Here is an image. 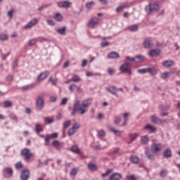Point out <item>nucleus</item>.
<instances>
[{
	"label": "nucleus",
	"mask_w": 180,
	"mask_h": 180,
	"mask_svg": "<svg viewBox=\"0 0 180 180\" xmlns=\"http://www.w3.org/2000/svg\"><path fill=\"white\" fill-rule=\"evenodd\" d=\"M91 105H92V99L91 98L84 100L82 102V105L79 100L76 101L74 104V108L72 115H74L75 112H78L79 115H85V113L88 112V107L91 106Z\"/></svg>",
	"instance_id": "nucleus-1"
},
{
	"label": "nucleus",
	"mask_w": 180,
	"mask_h": 180,
	"mask_svg": "<svg viewBox=\"0 0 180 180\" xmlns=\"http://www.w3.org/2000/svg\"><path fill=\"white\" fill-rule=\"evenodd\" d=\"M21 155L24 158L25 161H30L34 157V154L30 151V149L26 148L21 150Z\"/></svg>",
	"instance_id": "nucleus-2"
},
{
	"label": "nucleus",
	"mask_w": 180,
	"mask_h": 180,
	"mask_svg": "<svg viewBox=\"0 0 180 180\" xmlns=\"http://www.w3.org/2000/svg\"><path fill=\"white\" fill-rule=\"evenodd\" d=\"M130 60H127V58H126V63L122 65L120 68V70L121 72H124V74H129V75H131V68L129 67L130 65V63H129Z\"/></svg>",
	"instance_id": "nucleus-3"
},
{
	"label": "nucleus",
	"mask_w": 180,
	"mask_h": 180,
	"mask_svg": "<svg viewBox=\"0 0 180 180\" xmlns=\"http://www.w3.org/2000/svg\"><path fill=\"white\" fill-rule=\"evenodd\" d=\"M145 9L146 12L148 14L151 13L153 11L158 12V11H160V5L158 4V3L150 4L149 5L146 6Z\"/></svg>",
	"instance_id": "nucleus-4"
},
{
	"label": "nucleus",
	"mask_w": 180,
	"mask_h": 180,
	"mask_svg": "<svg viewBox=\"0 0 180 180\" xmlns=\"http://www.w3.org/2000/svg\"><path fill=\"white\" fill-rule=\"evenodd\" d=\"M101 20L98 18H92L87 24L88 27H91V29H95V26H98Z\"/></svg>",
	"instance_id": "nucleus-5"
},
{
	"label": "nucleus",
	"mask_w": 180,
	"mask_h": 180,
	"mask_svg": "<svg viewBox=\"0 0 180 180\" xmlns=\"http://www.w3.org/2000/svg\"><path fill=\"white\" fill-rule=\"evenodd\" d=\"M57 137H58V133L57 132L51 134H47L44 139L45 146L50 145V139H57Z\"/></svg>",
	"instance_id": "nucleus-6"
},
{
	"label": "nucleus",
	"mask_w": 180,
	"mask_h": 180,
	"mask_svg": "<svg viewBox=\"0 0 180 180\" xmlns=\"http://www.w3.org/2000/svg\"><path fill=\"white\" fill-rule=\"evenodd\" d=\"M164 148V146L161 143H155L151 146V151L154 154H157L159 151H161Z\"/></svg>",
	"instance_id": "nucleus-7"
},
{
	"label": "nucleus",
	"mask_w": 180,
	"mask_h": 180,
	"mask_svg": "<svg viewBox=\"0 0 180 180\" xmlns=\"http://www.w3.org/2000/svg\"><path fill=\"white\" fill-rule=\"evenodd\" d=\"M127 61H134V63H141V61H144V56H136L135 58H130L129 56H127Z\"/></svg>",
	"instance_id": "nucleus-8"
},
{
	"label": "nucleus",
	"mask_w": 180,
	"mask_h": 180,
	"mask_svg": "<svg viewBox=\"0 0 180 180\" xmlns=\"http://www.w3.org/2000/svg\"><path fill=\"white\" fill-rule=\"evenodd\" d=\"M36 106L39 110H41V109H43L44 106V101H43V98H41V97L37 98Z\"/></svg>",
	"instance_id": "nucleus-9"
},
{
	"label": "nucleus",
	"mask_w": 180,
	"mask_h": 180,
	"mask_svg": "<svg viewBox=\"0 0 180 180\" xmlns=\"http://www.w3.org/2000/svg\"><path fill=\"white\" fill-rule=\"evenodd\" d=\"M37 22H39V19L34 18L31 20L26 25L25 29H32L33 26L37 25Z\"/></svg>",
	"instance_id": "nucleus-10"
},
{
	"label": "nucleus",
	"mask_w": 180,
	"mask_h": 180,
	"mask_svg": "<svg viewBox=\"0 0 180 180\" xmlns=\"http://www.w3.org/2000/svg\"><path fill=\"white\" fill-rule=\"evenodd\" d=\"M107 91H108L110 94H112V95L117 96V91H119V89L115 86H110L107 88Z\"/></svg>",
	"instance_id": "nucleus-11"
},
{
	"label": "nucleus",
	"mask_w": 180,
	"mask_h": 180,
	"mask_svg": "<svg viewBox=\"0 0 180 180\" xmlns=\"http://www.w3.org/2000/svg\"><path fill=\"white\" fill-rule=\"evenodd\" d=\"M151 122L152 123H155L156 124H160L161 123H165V120H161L158 117H157V116L153 115L151 117Z\"/></svg>",
	"instance_id": "nucleus-12"
},
{
	"label": "nucleus",
	"mask_w": 180,
	"mask_h": 180,
	"mask_svg": "<svg viewBox=\"0 0 180 180\" xmlns=\"http://www.w3.org/2000/svg\"><path fill=\"white\" fill-rule=\"evenodd\" d=\"M30 176V172H29V170L25 169L21 173L22 180H27L29 179Z\"/></svg>",
	"instance_id": "nucleus-13"
},
{
	"label": "nucleus",
	"mask_w": 180,
	"mask_h": 180,
	"mask_svg": "<svg viewBox=\"0 0 180 180\" xmlns=\"http://www.w3.org/2000/svg\"><path fill=\"white\" fill-rule=\"evenodd\" d=\"M58 6L59 8H70L71 6V2L68 1H61L58 3Z\"/></svg>",
	"instance_id": "nucleus-14"
},
{
	"label": "nucleus",
	"mask_w": 180,
	"mask_h": 180,
	"mask_svg": "<svg viewBox=\"0 0 180 180\" xmlns=\"http://www.w3.org/2000/svg\"><path fill=\"white\" fill-rule=\"evenodd\" d=\"M143 44H144V47H146V49H150V48L153 47V41H151V39L150 38H148V39H145Z\"/></svg>",
	"instance_id": "nucleus-15"
},
{
	"label": "nucleus",
	"mask_w": 180,
	"mask_h": 180,
	"mask_svg": "<svg viewBox=\"0 0 180 180\" xmlns=\"http://www.w3.org/2000/svg\"><path fill=\"white\" fill-rule=\"evenodd\" d=\"M49 72H47V71L41 73V74L39 75V77H38V78H37V80H38V81H44V79H46V77H49Z\"/></svg>",
	"instance_id": "nucleus-16"
},
{
	"label": "nucleus",
	"mask_w": 180,
	"mask_h": 180,
	"mask_svg": "<svg viewBox=\"0 0 180 180\" xmlns=\"http://www.w3.org/2000/svg\"><path fill=\"white\" fill-rule=\"evenodd\" d=\"M161 51L160 49H152L149 51L148 54L150 57H154V56H160Z\"/></svg>",
	"instance_id": "nucleus-17"
},
{
	"label": "nucleus",
	"mask_w": 180,
	"mask_h": 180,
	"mask_svg": "<svg viewBox=\"0 0 180 180\" xmlns=\"http://www.w3.org/2000/svg\"><path fill=\"white\" fill-rule=\"evenodd\" d=\"M4 175H9V176H12L13 174V170L11 167H6L3 171Z\"/></svg>",
	"instance_id": "nucleus-18"
},
{
	"label": "nucleus",
	"mask_w": 180,
	"mask_h": 180,
	"mask_svg": "<svg viewBox=\"0 0 180 180\" xmlns=\"http://www.w3.org/2000/svg\"><path fill=\"white\" fill-rule=\"evenodd\" d=\"M174 63L172 60H165L163 62V67H165L166 68H169V67H172V65H174Z\"/></svg>",
	"instance_id": "nucleus-19"
},
{
	"label": "nucleus",
	"mask_w": 180,
	"mask_h": 180,
	"mask_svg": "<svg viewBox=\"0 0 180 180\" xmlns=\"http://www.w3.org/2000/svg\"><path fill=\"white\" fill-rule=\"evenodd\" d=\"M145 130H150V133H155L157 131V128L151 126L150 124H146L144 127Z\"/></svg>",
	"instance_id": "nucleus-20"
},
{
	"label": "nucleus",
	"mask_w": 180,
	"mask_h": 180,
	"mask_svg": "<svg viewBox=\"0 0 180 180\" xmlns=\"http://www.w3.org/2000/svg\"><path fill=\"white\" fill-rule=\"evenodd\" d=\"M163 156L165 158H169L172 157V152L171 151L170 149H166L165 152L163 153Z\"/></svg>",
	"instance_id": "nucleus-21"
},
{
	"label": "nucleus",
	"mask_w": 180,
	"mask_h": 180,
	"mask_svg": "<svg viewBox=\"0 0 180 180\" xmlns=\"http://www.w3.org/2000/svg\"><path fill=\"white\" fill-rule=\"evenodd\" d=\"M122 178V175L119 173H115L110 176V180H119Z\"/></svg>",
	"instance_id": "nucleus-22"
},
{
	"label": "nucleus",
	"mask_w": 180,
	"mask_h": 180,
	"mask_svg": "<svg viewBox=\"0 0 180 180\" xmlns=\"http://www.w3.org/2000/svg\"><path fill=\"white\" fill-rule=\"evenodd\" d=\"M108 58L110 59H115V58H119L120 56L117 52H111L108 56Z\"/></svg>",
	"instance_id": "nucleus-23"
},
{
	"label": "nucleus",
	"mask_w": 180,
	"mask_h": 180,
	"mask_svg": "<svg viewBox=\"0 0 180 180\" xmlns=\"http://www.w3.org/2000/svg\"><path fill=\"white\" fill-rule=\"evenodd\" d=\"M148 141H150V139H148V136L145 135L141 136V143L143 145L147 144V143H148Z\"/></svg>",
	"instance_id": "nucleus-24"
},
{
	"label": "nucleus",
	"mask_w": 180,
	"mask_h": 180,
	"mask_svg": "<svg viewBox=\"0 0 180 180\" xmlns=\"http://www.w3.org/2000/svg\"><path fill=\"white\" fill-rule=\"evenodd\" d=\"M130 161L133 164H139V162L140 161V159L137 156L131 155L130 157Z\"/></svg>",
	"instance_id": "nucleus-25"
},
{
	"label": "nucleus",
	"mask_w": 180,
	"mask_h": 180,
	"mask_svg": "<svg viewBox=\"0 0 180 180\" xmlns=\"http://www.w3.org/2000/svg\"><path fill=\"white\" fill-rule=\"evenodd\" d=\"M52 145L53 146V147H56V148H61V147H63V143L58 141H53L52 142Z\"/></svg>",
	"instance_id": "nucleus-26"
},
{
	"label": "nucleus",
	"mask_w": 180,
	"mask_h": 180,
	"mask_svg": "<svg viewBox=\"0 0 180 180\" xmlns=\"http://www.w3.org/2000/svg\"><path fill=\"white\" fill-rule=\"evenodd\" d=\"M129 137L130 138L131 141H134L137 137H139V134L134 133V134H129Z\"/></svg>",
	"instance_id": "nucleus-27"
},
{
	"label": "nucleus",
	"mask_w": 180,
	"mask_h": 180,
	"mask_svg": "<svg viewBox=\"0 0 180 180\" xmlns=\"http://www.w3.org/2000/svg\"><path fill=\"white\" fill-rule=\"evenodd\" d=\"M148 72H149L150 75H155V74H157V70L154 68H148Z\"/></svg>",
	"instance_id": "nucleus-28"
},
{
	"label": "nucleus",
	"mask_w": 180,
	"mask_h": 180,
	"mask_svg": "<svg viewBox=\"0 0 180 180\" xmlns=\"http://www.w3.org/2000/svg\"><path fill=\"white\" fill-rule=\"evenodd\" d=\"M54 19H56L58 22H61V20H63V15L60 14V13H57L54 15Z\"/></svg>",
	"instance_id": "nucleus-29"
},
{
	"label": "nucleus",
	"mask_w": 180,
	"mask_h": 180,
	"mask_svg": "<svg viewBox=\"0 0 180 180\" xmlns=\"http://www.w3.org/2000/svg\"><path fill=\"white\" fill-rule=\"evenodd\" d=\"M79 127H81V124L78 122H75L72 124L71 128L77 131V130H78Z\"/></svg>",
	"instance_id": "nucleus-30"
},
{
	"label": "nucleus",
	"mask_w": 180,
	"mask_h": 180,
	"mask_svg": "<svg viewBox=\"0 0 180 180\" xmlns=\"http://www.w3.org/2000/svg\"><path fill=\"white\" fill-rule=\"evenodd\" d=\"M128 29L130 30V32H137V30H139V27L136 25H130Z\"/></svg>",
	"instance_id": "nucleus-31"
},
{
	"label": "nucleus",
	"mask_w": 180,
	"mask_h": 180,
	"mask_svg": "<svg viewBox=\"0 0 180 180\" xmlns=\"http://www.w3.org/2000/svg\"><path fill=\"white\" fill-rule=\"evenodd\" d=\"M110 131L115 133L116 136H120V134H122V132L120 131L115 129L114 127L110 128Z\"/></svg>",
	"instance_id": "nucleus-32"
},
{
	"label": "nucleus",
	"mask_w": 180,
	"mask_h": 180,
	"mask_svg": "<svg viewBox=\"0 0 180 180\" xmlns=\"http://www.w3.org/2000/svg\"><path fill=\"white\" fill-rule=\"evenodd\" d=\"M71 125V120H68L63 123V129L64 130H67L68 127Z\"/></svg>",
	"instance_id": "nucleus-33"
},
{
	"label": "nucleus",
	"mask_w": 180,
	"mask_h": 180,
	"mask_svg": "<svg viewBox=\"0 0 180 180\" xmlns=\"http://www.w3.org/2000/svg\"><path fill=\"white\" fill-rule=\"evenodd\" d=\"M88 168L91 171H96V169H98V167H96V165H94L92 163L89 164Z\"/></svg>",
	"instance_id": "nucleus-34"
},
{
	"label": "nucleus",
	"mask_w": 180,
	"mask_h": 180,
	"mask_svg": "<svg viewBox=\"0 0 180 180\" xmlns=\"http://www.w3.org/2000/svg\"><path fill=\"white\" fill-rule=\"evenodd\" d=\"M126 8H127L126 4H122L116 8V12L117 13L121 12V11H123V9Z\"/></svg>",
	"instance_id": "nucleus-35"
},
{
	"label": "nucleus",
	"mask_w": 180,
	"mask_h": 180,
	"mask_svg": "<svg viewBox=\"0 0 180 180\" xmlns=\"http://www.w3.org/2000/svg\"><path fill=\"white\" fill-rule=\"evenodd\" d=\"M66 29L67 28L65 27H63L62 28L56 30V32L59 33V34H64V33H65Z\"/></svg>",
	"instance_id": "nucleus-36"
},
{
	"label": "nucleus",
	"mask_w": 180,
	"mask_h": 180,
	"mask_svg": "<svg viewBox=\"0 0 180 180\" xmlns=\"http://www.w3.org/2000/svg\"><path fill=\"white\" fill-rule=\"evenodd\" d=\"M35 130L37 133H40V131H43V127L39 124H37L35 126Z\"/></svg>",
	"instance_id": "nucleus-37"
},
{
	"label": "nucleus",
	"mask_w": 180,
	"mask_h": 180,
	"mask_svg": "<svg viewBox=\"0 0 180 180\" xmlns=\"http://www.w3.org/2000/svg\"><path fill=\"white\" fill-rule=\"evenodd\" d=\"M72 80L73 81V82H79V81H81V78H79L77 75H75L72 77Z\"/></svg>",
	"instance_id": "nucleus-38"
},
{
	"label": "nucleus",
	"mask_w": 180,
	"mask_h": 180,
	"mask_svg": "<svg viewBox=\"0 0 180 180\" xmlns=\"http://www.w3.org/2000/svg\"><path fill=\"white\" fill-rule=\"evenodd\" d=\"M71 151H72L73 153H76V154L79 153V149L75 146L71 148Z\"/></svg>",
	"instance_id": "nucleus-39"
},
{
	"label": "nucleus",
	"mask_w": 180,
	"mask_h": 180,
	"mask_svg": "<svg viewBox=\"0 0 180 180\" xmlns=\"http://www.w3.org/2000/svg\"><path fill=\"white\" fill-rule=\"evenodd\" d=\"M77 131L74 130L72 128L69 129L68 134V136H74Z\"/></svg>",
	"instance_id": "nucleus-40"
},
{
	"label": "nucleus",
	"mask_w": 180,
	"mask_h": 180,
	"mask_svg": "<svg viewBox=\"0 0 180 180\" xmlns=\"http://www.w3.org/2000/svg\"><path fill=\"white\" fill-rule=\"evenodd\" d=\"M12 105L13 103L11 101H4V108H11Z\"/></svg>",
	"instance_id": "nucleus-41"
},
{
	"label": "nucleus",
	"mask_w": 180,
	"mask_h": 180,
	"mask_svg": "<svg viewBox=\"0 0 180 180\" xmlns=\"http://www.w3.org/2000/svg\"><path fill=\"white\" fill-rule=\"evenodd\" d=\"M49 82H51L53 85H57V79H53V77H51L49 79Z\"/></svg>",
	"instance_id": "nucleus-42"
},
{
	"label": "nucleus",
	"mask_w": 180,
	"mask_h": 180,
	"mask_svg": "<svg viewBox=\"0 0 180 180\" xmlns=\"http://www.w3.org/2000/svg\"><path fill=\"white\" fill-rule=\"evenodd\" d=\"M45 122L47 123L48 124H50V123H54V120L49 117H45L44 118Z\"/></svg>",
	"instance_id": "nucleus-43"
},
{
	"label": "nucleus",
	"mask_w": 180,
	"mask_h": 180,
	"mask_svg": "<svg viewBox=\"0 0 180 180\" xmlns=\"http://www.w3.org/2000/svg\"><path fill=\"white\" fill-rule=\"evenodd\" d=\"M0 39H1L3 41L5 40H8V34H0Z\"/></svg>",
	"instance_id": "nucleus-44"
},
{
	"label": "nucleus",
	"mask_w": 180,
	"mask_h": 180,
	"mask_svg": "<svg viewBox=\"0 0 180 180\" xmlns=\"http://www.w3.org/2000/svg\"><path fill=\"white\" fill-rule=\"evenodd\" d=\"M98 133L100 137H105V136H106V132L103 129L98 131Z\"/></svg>",
	"instance_id": "nucleus-45"
},
{
	"label": "nucleus",
	"mask_w": 180,
	"mask_h": 180,
	"mask_svg": "<svg viewBox=\"0 0 180 180\" xmlns=\"http://www.w3.org/2000/svg\"><path fill=\"white\" fill-rule=\"evenodd\" d=\"M94 5H95V2L91 1L86 4V8H87V9H91V8H92V6H94Z\"/></svg>",
	"instance_id": "nucleus-46"
},
{
	"label": "nucleus",
	"mask_w": 180,
	"mask_h": 180,
	"mask_svg": "<svg viewBox=\"0 0 180 180\" xmlns=\"http://www.w3.org/2000/svg\"><path fill=\"white\" fill-rule=\"evenodd\" d=\"M138 72L139 74H146V72H148V68L138 70Z\"/></svg>",
	"instance_id": "nucleus-47"
},
{
	"label": "nucleus",
	"mask_w": 180,
	"mask_h": 180,
	"mask_svg": "<svg viewBox=\"0 0 180 180\" xmlns=\"http://www.w3.org/2000/svg\"><path fill=\"white\" fill-rule=\"evenodd\" d=\"M15 168H16V169H20V168H23V164H22V162H20L16 163Z\"/></svg>",
	"instance_id": "nucleus-48"
},
{
	"label": "nucleus",
	"mask_w": 180,
	"mask_h": 180,
	"mask_svg": "<svg viewBox=\"0 0 180 180\" xmlns=\"http://www.w3.org/2000/svg\"><path fill=\"white\" fill-rule=\"evenodd\" d=\"M126 179H130V180H137V178L135 177V176L133 175V174L127 176H126Z\"/></svg>",
	"instance_id": "nucleus-49"
},
{
	"label": "nucleus",
	"mask_w": 180,
	"mask_h": 180,
	"mask_svg": "<svg viewBox=\"0 0 180 180\" xmlns=\"http://www.w3.org/2000/svg\"><path fill=\"white\" fill-rule=\"evenodd\" d=\"M15 12L14 9L11 10L10 11L8 12V16L12 19L13 18V13Z\"/></svg>",
	"instance_id": "nucleus-50"
},
{
	"label": "nucleus",
	"mask_w": 180,
	"mask_h": 180,
	"mask_svg": "<svg viewBox=\"0 0 180 180\" xmlns=\"http://www.w3.org/2000/svg\"><path fill=\"white\" fill-rule=\"evenodd\" d=\"M68 102V98H63L62 99V101H61L60 105H67Z\"/></svg>",
	"instance_id": "nucleus-51"
},
{
	"label": "nucleus",
	"mask_w": 180,
	"mask_h": 180,
	"mask_svg": "<svg viewBox=\"0 0 180 180\" xmlns=\"http://www.w3.org/2000/svg\"><path fill=\"white\" fill-rule=\"evenodd\" d=\"M169 74H171V72H164L161 75V77L162 78H167L168 75H169Z\"/></svg>",
	"instance_id": "nucleus-52"
},
{
	"label": "nucleus",
	"mask_w": 180,
	"mask_h": 180,
	"mask_svg": "<svg viewBox=\"0 0 180 180\" xmlns=\"http://www.w3.org/2000/svg\"><path fill=\"white\" fill-rule=\"evenodd\" d=\"M37 41L36 40V39H31L30 41H29V44L30 46H34V44H36V42Z\"/></svg>",
	"instance_id": "nucleus-53"
},
{
	"label": "nucleus",
	"mask_w": 180,
	"mask_h": 180,
	"mask_svg": "<svg viewBox=\"0 0 180 180\" xmlns=\"http://www.w3.org/2000/svg\"><path fill=\"white\" fill-rule=\"evenodd\" d=\"M9 117L12 119V120H18V117H16V115L11 113L9 115Z\"/></svg>",
	"instance_id": "nucleus-54"
},
{
	"label": "nucleus",
	"mask_w": 180,
	"mask_h": 180,
	"mask_svg": "<svg viewBox=\"0 0 180 180\" xmlns=\"http://www.w3.org/2000/svg\"><path fill=\"white\" fill-rule=\"evenodd\" d=\"M77 172H78V169H72L71 170V172H70V174L72 175V176H75V174H77Z\"/></svg>",
	"instance_id": "nucleus-55"
},
{
	"label": "nucleus",
	"mask_w": 180,
	"mask_h": 180,
	"mask_svg": "<svg viewBox=\"0 0 180 180\" xmlns=\"http://www.w3.org/2000/svg\"><path fill=\"white\" fill-rule=\"evenodd\" d=\"M110 172H112V169L107 170V172L105 173L102 174L103 178H105V176H108V175H109V174H110Z\"/></svg>",
	"instance_id": "nucleus-56"
},
{
	"label": "nucleus",
	"mask_w": 180,
	"mask_h": 180,
	"mask_svg": "<svg viewBox=\"0 0 180 180\" xmlns=\"http://www.w3.org/2000/svg\"><path fill=\"white\" fill-rule=\"evenodd\" d=\"M160 176H162V178L164 176H167V172H166V170H164V169L161 170Z\"/></svg>",
	"instance_id": "nucleus-57"
},
{
	"label": "nucleus",
	"mask_w": 180,
	"mask_h": 180,
	"mask_svg": "<svg viewBox=\"0 0 180 180\" xmlns=\"http://www.w3.org/2000/svg\"><path fill=\"white\" fill-rule=\"evenodd\" d=\"M46 22L48 25H49V26H54V25H56V23H54V21H53L52 20H47Z\"/></svg>",
	"instance_id": "nucleus-58"
},
{
	"label": "nucleus",
	"mask_w": 180,
	"mask_h": 180,
	"mask_svg": "<svg viewBox=\"0 0 180 180\" xmlns=\"http://www.w3.org/2000/svg\"><path fill=\"white\" fill-rule=\"evenodd\" d=\"M86 77H94V75H98V73L94 74L91 72H86Z\"/></svg>",
	"instance_id": "nucleus-59"
},
{
	"label": "nucleus",
	"mask_w": 180,
	"mask_h": 180,
	"mask_svg": "<svg viewBox=\"0 0 180 180\" xmlns=\"http://www.w3.org/2000/svg\"><path fill=\"white\" fill-rule=\"evenodd\" d=\"M86 64H88V60L86 59H84L82 60V67H86Z\"/></svg>",
	"instance_id": "nucleus-60"
},
{
	"label": "nucleus",
	"mask_w": 180,
	"mask_h": 180,
	"mask_svg": "<svg viewBox=\"0 0 180 180\" xmlns=\"http://www.w3.org/2000/svg\"><path fill=\"white\" fill-rule=\"evenodd\" d=\"M146 155L149 160H154V155H150L148 153H146Z\"/></svg>",
	"instance_id": "nucleus-61"
},
{
	"label": "nucleus",
	"mask_w": 180,
	"mask_h": 180,
	"mask_svg": "<svg viewBox=\"0 0 180 180\" xmlns=\"http://www.w3.org/2000/svg\"><path fill=\"white\" fill-rule=\"evenodd\" d=\"M101 46V47H106V46H109V42H102Z\"/></svg>",
	"instance_id": "nucleus-62"
},
{
	"label": "nucleus",
	"mask_w": 180,
	"mask_h": 180,
	"mask_svg": "<svg viewBox=\"0 0 180 180\" xmlns=\"http://www.w3.org/2000/svg\"><path fill=\"white\" fill-rule=\"evenodd\" d=\"M119 151H120V149H119V148H116L115 149H114L113 150H112V154H117V153H119Z\"/></svg>",
	"instance_id": "nucleus-63"
},
{
	"label": "nucleus",
	"mask_w": 180,
	"mask_h": 180,
	"mask_svg": "<svg viewBox=\"0 0 180 180\" xmlns=\"http://www.w3.org/2000/svg\"><path fill=\"white\" fill-rule=\"evenodd\" d=\"M56 101H57V96L51 97V102H56Z\"/></svg>",
	"instance_id": "nucleus-64"
}]
</instances>
